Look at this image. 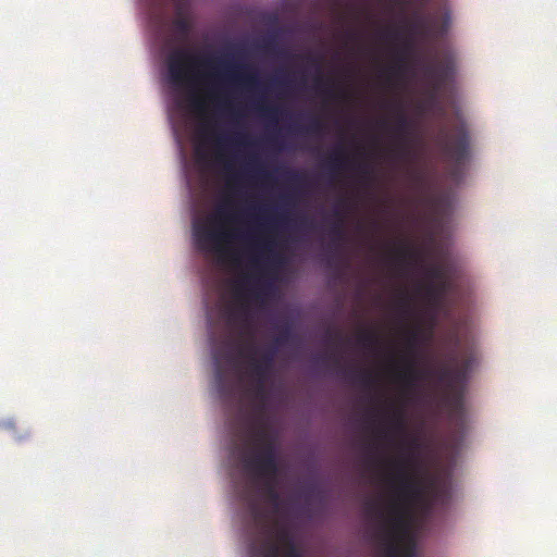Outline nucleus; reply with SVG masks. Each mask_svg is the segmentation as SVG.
Segmentation results:
<instances>
[{
    "mask_svg": "<svg viewBox=\"0 0 557 557\" xmlns=\"http://www.w3.org/2000/svg\"><path fill=\"white\" fill-rule=\"evenodd\" d=\"M419 447L420 441L417 436L399 443L400 454L389 462L392 472L387 479L388 498L384 507H369L379 521L377 539L383 557H414V544L410 542L403 547L401 542L409 530L411 507L424 493L422 483L414 472Z\"/></svg>",
    "mask_w": 557,
    "mask_h": 557,
    "instance_id": "1",
    "label": "nucleus"
},
{
    "mask_svg": "<svg viewBox=\"0 0 557 557\" xmlns=\"http://www.w3.org/2000/svg\"><path fill=\"white\" fill-rule=\"evenodd\" d=\"M231 202L224 201L219 205L212 215L205 222L194 225V237L199 250L211 252L218 256L221 261L234 260L230 250V244L234 240H243L252 244L256 250L267 252L273 251L271 242L259 240V233L268 231L275 225L288 224L289 219L285 212H280L273 216L267 214L265 208H260L261 215L258 219L257 227L242 232L239 228H227L225 224L237 221L236 215L230 210Z\"/></svg>",
    "mask_w": 557,
    "mask_h": 557,
    "instance_id": "2",
    "label": "nucleus"
},
{
    "mask_svg": "<svg viewBox=\"0 0 557 557\" xmlns=\"http://www.w3.org/2000/svg\"><path fill=\"white\" fill-rule=\"evenodd\" d=\"M240 460L245 472L260 485L267 502L275 509L281 503L277 490L280 472L274 438L264 428L251 424L245 432Z\"/></svg>",
    "mask_w": 557,
    "mask_h": 557,
    "instance_id": "3",
    "label": "nucleus"
},
{
    "mask_svg": "<svg viewBox=\"0 0 557 557\" xmlns=\"http://www.w3.org/2000/svg\"><path fill=\"white\" fill-rule=\"evenodd\" d=\"M234 52L223 58L202 59V64L214 70L215 86L221 89H251L258 85L257 74L249 64L239 62L243 55L240 44L230 47Z\"/></svg>",
    "mask_w": 557,
    "mask_h": 557,
    "instance_id": "4",
    "label": "nucleus"
},
{
    "mask_svg": "<svg viewBox=\"0 0 557 557\" xmlns=\"http://www.w3.org/2000/svg\"><path fill=\"white\" fill-rule=\"evenodd\" d=\"M437 145L449 162L450 180L459 184L465 175L466 164L470 158V135L465 123L460 122L450 131L442 129Z\"/></svg>",
    "mask_w": 557,
    "mask_h": 557,
    "instance_id": "5",
    "label": "nucleus"
},
{
    "mask_svg": "<svg viewBox=\"0 0 557 557\" xmlns=\"http://www.w3.org/2000/svg\"><path fill=\"white\" fill-rule=\"evenodd\" d=\"M433 324L426 332L421 324L410 329L406 335V362L400 371L397 372V380L406 388H412L420 380L422 372L418 368V359L421 346L432 337Z\"/></svg>",
    "mask_w": 557,
    "mask_h": 557,
    "instance_id": "6",
    "label": "nucleus"
},
{
    "mask_svg": "<svg viewBox=\"0 0 557 557\" xmlns=\"http://www.w3.org/2000/svg\"><path fill=\"white\" fill-rule=\"evenodd\" d=\"M395 112V124L392 128L393 134L397 138V146L394 150L395 156L401 160H408L413 157V124L407 116L400 102L392 106Z\"/></svg>",
    "mask_w": 557,
    "mask_h": 557,
    "instance_id": "7",
    "label": "nucleus"
},
{
    "mask_svg": "<svg viewBox=\"0 0 557 557\" xmlns=\"http://www.w3.org/2000/svg\"><path fill=\"white\" fill-rule=\"evenodd\" d=\"M423 73L431 88L430 97L436 99L454 78V60L448 55L442 60L434 59L424 66Z\"/></svg>",
    "mask_w": 557,
    "mask_h": 557,
    "instance_id": "8",
    "label": "nucleus"
},
{
    "mask_svg": "<svg viewBox=\"0 0 557 557\" xmlns=\"http://www.w3.org/2000/svg\"><path fill=\"white\" fill-rule=\"evenodd\" d=\"M199 61L187 49L173 50L166 60L170 81L175 86H189L193 82L191 67Z\"/></svg>",
    "mask_w": 557,
    "mask_h": 557,
    "instance_id": "9",
    "label": "nucleus"
},
{
    "mask_svg": "<svg viewBox=\"0 0 557 557\" xmlns=\"http://www.w3.org/2000/svg\"><path fill=\"white\" fill-rule=\"evenodd\" d=\"M472 357L468 356L459 364L453 366L449 398L450 417L456 422L463 423L465 408H463V394L462 385L465 384L468 372L471 368Z\"/></svg>",
    "mask_w": 557,
    "mask_h": 557,
    "instance_id": "10",
    "label": "nucleus"
},
{
    "mask_svg": "<svg viewBox=\"0 0 557 557\" xmlns=\"http://www.w3.org/2000/svg\"><path fill=\"white\" fill-rule=\"evenodd\" d=\"M257 557H302L292 534L284 528L275 533V540L268 536L257 548Z\"/></svg>",
    "mask_w": 557,
    "mask_h": 557,
    "instance_id": "11",
    "label": "nucleus"
},
{
    "mask_svg": "<svg viewBox=\"0 0 557 557\" xmlns=\"http://www.w3.org/2000/svg\"><path fill=\"white\" fill-rule=\"evenodd\" d=\"M257 352L258 348L253 342H249L238 349V355L248 359L249 374L253 381L256 395L261 396L272 368L259 361Z\"/></svg>",
    "mask_w": 557,
    "mask_h": 557,
    "instance_id": "12",
    "label": "nucleus"
},
{
    "mask_svg": "<svg viewBox=\"0 0 557 557\" xmlns=\"http://www.w3.org/2000/svg\"><path fill=\"white\" fill-rule=\"evenodd\" d=\"M199 135L202 139L207 140L209 137H213L218 147L219 157H222V152L226 147L233 145H248L246 141L247 135L243 133H236L234 136L228 134H215L210 131L207 123H203L199 128Z\"/></svg>",
    "mask_w": 557,
    "mask_h": 557,
    "instance_id": "13",
    "label": "nucleus"
},
{
    "mask_svg": "<svg viewBox=\"0 0 557 557\" xmlns=\"http://www.w3.org/2000/svg\"><path fill=\"white\" fill-rule=\"evenodd\" d=\"M450 289V280H442L441 282H430L424 287V295L431 306L437 307L447 292Z\"/></svg>",
    "mask_w": 557,
    "mask_h": 557,
    "instance_id": "14",
    "label": "nucleus"
},
{
    "mask_svg": "<svg viewBox=\"0 0 557 557\" xmlns=\"http://www.w3.org/2000/svg\"><path fill=\"white\" fill-rule=\"evenodd\" d=\"M449 16L446 14L445 21L440 29L436 27V22L432 17L420 16L412 25L411 29L424 35L440 36L444 34L448 26Z\"/></svg>",
    "mask_w": 557,
    "mask_h": 557,
    "instance_id": "15",
    "label": "nucleus"
},
{
    "mask_svg": "<svg viewBox=\"0 0 557 557\" xmlns=\"http://www.w3.org/2000/svg\"><path fill=\"white\" fill-rule=\"evenodd\" d=\"M335 82L329 78H323L321 75L315 77L314 88L326 99H345L347 94L344 89H336Z\"/></svg>",
    "mask_w": 557,
    "mask_h": 557,
    "instance_id": "16",
    "label": "nucleus"
},
{
    "mask_svg": "<svg viewBox=\"0 0 557 557\" xmlns=\"http://www.w3.org/2000/svg\"><path fill=\"white\" fill-rule=\"evenodd\" d=\"M418 259V251L413 249L410 245L406 243H400L397 246H395L394 260L398 264L417 262Z\"/></svg>",
    "mask_w": 557,
    "mask_h": 557,
    "instance_id": "17",
    "label": "nucleus"
},
{
    "mask_svg": "<svg viewBox=\"0 0 557 557\" xmlns=\"http://www.w3.org/2000/svg\"><path fill=\"white\" fill-rule=\"evenodd\" d=\"M255 109L258 114L268 121L269 123H277L278 117L282 114L281 107L273 103H268L264 101H259L255 104Z\"/></svg>",
    "mask_w": 557,
    "mask_h": 557,
    "instance_id": "18",
    "label": "nucleus"
},
{
    "mask_svg": "<svg viewBox=\"0 0 557 557\" xmlns=\"http://www.w3.org/2000/svg\"><path fill=\"white\" fill-rule=\"evenodd\" d=\"M349 163V159L346 156L345 149L343 146L336 147L330 154L329 160L326 162V168L331 172H336L338 170L347 168Z\"/></svg>",
    "mask_w": 557,
    "mask_h": 557,
    "instance_id": "19",
    "label": "nucleus"
},
{
    "mask_svg": "<svg viewBox=\"0 0 557 557\" xmlns=\"http://www.w3.org/2000/svg\"><path fill=\"white\" fill-rule=\"evenodd\" d=\"M449 267L444 263H434L425 269V274L431 280V282L449 280Z\"/></svg>",
    "mask_w": 557,
    "mask_h": 557,
    "instance_id": "20",
    "label": "nucleus"
},
{
    "mask_svg": "<svg viewBox=\"0 0 557 557\" xmlns=\"http://www.w3.org/2000/svg\"><path fill=\"white\" fill-rule=\"evenodd\" d=\"M420 371L422 372L421 374V377H424L426 375H430V374H433L437 377V380L445 384L446 387L450 391V383H451V374H453V366L450 364H444L442 367H440L438 369L434 370V371H424V370H421Z\"/></svg>",
    "mask_w": 557,
    "mask_h": 557,
    "instance_id": "21",
    "label": "nucleus"
},
{
    "mask_svg": "<svg viewBox=\"0 0 557 557\" xmlns=\"http://www.w3.org/2000/svg\"><path fill=\"white\" fill-rule=\"evenodd\" d=\"M293 131L300 133V134L320 136L324 133L325 125L321 120H319L317 117H312L310 120V122L308 123V125L295 126V127H293Z\"/></svg>",
    "mask_w": 557,
    "mask_h": 557,
    "instance_id": "22",
    "label": "nucleus"
},
{
    "mask_svg": "<svg viewBox=\"0 0 557 557\" xmlns=\"http://www.w3.org/2000/svg\"><path fill=\"white\" fill-rule=\"evenodd\" d=\"M389 422L393 430L399 434H407V421L405 411L401 408H395L391 416Z\"/></svg>",
    "mask_w": 557,
    "mask_h": 557,
    "instance_id": "23",
    "label": "nucleus"
},
{
    "mask_svg": "<svg viewBox=\"0 0 557 557\" xmlns=\"http://www.w3.org/2000/svg\"><path fill=\"white\" fill-rule=\"evenodd\" d=\"M334 215L337 218L330 228V234L333 237V243L338 244L345 239L346 233L344 228V219L338 210L334 211Z\"/></svg>",
    "mask_w": 557,
    "mask_h": 557,
    "instance_id": "24",
    "label": "nucleus"
},
{
    "mask_svg": "<svg viewBox=\"0 0 557 557\" xmlns=\"http://www.w3.org/2000/svg\"><path fill=\"white\" fill-rule=\"evenodd\" d=\"M352 382L360 383L364 387H370L374 384L375 377L372 372L368 370H354L348 372Z\"/></svg>",
    "mask_w": 557,
    "mask_h": 557,
    "instance_id": "25",
    "label": "nucleus"
},
{
    "mask_svg": "<svg viewBox=\"0 0 557 557\" xmlns=\"http://www.w3.org/2000/svg\"><path fill=\"white\" fill-rule=\"evenodd\" d=\"M215 385L221 396L226 397L232 394V386L227 382L226 375L220 366L215 370Z\"/></svg>",
    "mask_w": 557,
    "mask_h": 557,
    "instance_id": "26",
    "label": "nucleus"
},
{
    "mask_svg": "<svg viewBox=\"0 0 557 557\" xmlns=\"http://www.w3.org/2000/svg\"><path fill=\"white\" fill-rule=\"evenodd\" d=\"M172 27L177 35V39L184 40L188 37L190 32V24L184 16H178L173 20Z\"/></svg>",
    "mask_w": 557,
    "mask_h": 557,
    "instance_id": "27",
    "label": "nucleus"
},
{
    "mask_svg": "<svg viewBox=\"0 0 557 557\" xmlns=\"http://www.w3.org/2000/svg\"><path fill=\"white\" fill-rule=\"evenodd\" d=\"M357 342L363 348H373L377 345L379 338L376 334L371 330H361L358 333Z\"/></svg>",
    "mask_w": 557,
    "mask_h": 557,
    "instance_id": "28",
    "label": "nucleus"
},
{
    "mask_svg": "<svg viewBox=\"0 0 557 557\" xmlns=\"http://www.w3.org/2000/svg\"><path fill=\"white\" fill-rule=\"evenodd\" d=\"M257 47L267 52L285 54V51H277V35L276 34H271L268 37L263 38L260 42L257 44Z\"/></svg>",
    "mask_w": 557,
    "mask_h": 557,
    "instance_id": "29",
    "label": "nucleus"
},
{
    "mask_svg": "<svg viewBox=\"0 0 557 557\" xmlns=\"http://www.w3.org/2000/svg\"><path fill=\"white\" fill-rule=\"evenodd\" d=\"M294 338V332L290 324L286 323L281 326L280 334L274 339L275 346H283L290 343Z\"/></svg>",
    "mask_w": 557,
    "mask_h": 557,
    "instance_id": "30",
    "label": "nucleus"
},
{
    "mask_svg": "<svg viewBox=\"0 0 557 557\" xmlns=\"http://www.w3.org/2000/svg\"><path fill=\"white\" fill-rule=\"evenodd\" d=\"M397 308L400 313L405 317H409L412 313V299L407 292H401L398 300Z\"/></svg>",
    "mask_w": 557,
    "mask_h": 557,
    "instance_id": "31",
    "label": "nucleus"
},
{
    "mask_svg": "<svg viewBox=\"0 0 557 557\" xmlns=\"http://www.w3.org/2000/svg\"><path fill=\"white\" fill-rule=\"evenodd\" d=\"M276 351L277 346L273 344L262 350L258 360L273 369Z\"/></svg>",
    "mask_w": 557,
    "mask_h": 557,
    "instance_id": "32",
    "label": "nucleus"
},
{
    "mask_svg": "<svg viewBox=\"0 0 557 557\" xmlns=\"http://www.w3.org/2000/svg\"><path fill=\"white\" fill-rule=\"evenodd\" d=\"M274 292V286L272 283H263L259 285L257 290L251 292V296L260 302H263L264 297L270 296Z\"/></svg>",
    "mask_w": 557,
    "mask_h": 557,
    "instance_id": "33",
    "label": "nucleus"
},
{
    "mask_svg": "<svg viewBox=\"0 0 557 557\" xmlns=\"http://www.w3.org/2000/svg\"><path fill=\"white\" fill-rule=\"evenodd\" d=\"M284 176H285V178L288 182H290V183H293V184H295L297 186L302 185L304 182H305V175L299 173V172H297V171L285 170L284 171Z\"/></svg>",
    "mask_w": 557,
    "mask_h": 557,
    "instance_id": "34",
    "label": "nucleus"
},
{
    "mask_svg": "<svg viewBox=\"0 0 557 557\" xmlns=\"http://www.w3.org/2000/svg\"><path fill=\"white\" fill-rule=\"evenodd\" d=\"M358 170L361 174V178L364 183H369L372 181V169L368 163L360 164L358 166Z\"/></svg>",
    "mask_w": 557,
    "mask_h": 557,
    "instance_id": "35",
    "label": "nucleus"
},
{
    "mask_svg": "<svg viewBox=\"0 0 557 557\" xmlns=\"http://www.w3.org/2000/svg\"><path fill=\"white\" fill-rule=\"evenodd\" d=\"M246 281H243L240 282L236 288H235V294L238 298L240 299H247L249 294L247 293V290L245 289V285H246Z\"/></svg>",
    "mask_w": 557,
    "mask_h": 557,
    "instance_id": "36",
    "label": "nucleus"
},
{
    "mask_svg": "<svg viewBox=\"0 0 557 557\" xmlns=\"http://www.w3.org/2000/svg\"><path fill=\"white\" fill-rule=\"evenodd\" d=\"M298 226L300 228H307V230H311L313 228V222L307 218H302L299 223H298Z\"/></svg>",
    "mask_w": 557,
    "mask_h": 557,
    "instance_id": "37",
    "label": "nucleus"
},
{
    "mask_svg": "<svg viewBox=\"0 0 557 557\" xmlns=\"http://www.w3.org/2000/svg\"><path fill=\"white\" fill-rule=\"evenodd\" d=\"M190 106L196 111H201L203 108L202 102L199 99L194 98V97L190 99Z\"/></svg>",
    "mask_w": 557,
    "mask_h": 557,
    "instance_id": "38",
    "label": "nucleus"
},
{
    "mask_svg": "<svg viewBox=\"0 0 557 557\" xmlns=\"http://www.w3.org/2000/svg\"><path fill=\"white\" fill-rule=\"evenodd\" d=\"M273 83L277 86H287L289 84V81L286 79L285 76H276L274 79H273Z\"/></svg>",
    "mask_w": 557,
    "mask_h": 557,
    "instance_id": "39",
    "label": "nucleus"
},
{
    "mask_svg": "<svg viewBox=\"0 0 557 557\" xmlns=\"http://www.w3.org/2000/svg\"><path fill=\"white\" fill-rule=\"evenodd\" d=\"M434 208L440 211L441 207L446 202V198L443 196L436 197L434 200Z\"/></svg>",
    "mask_w": 557,
    "mask_h": 557,
    "instance_id": "40",
    "label": "nucleus"
},
{
    "mask_svg": "<svg viewBox=\"0 0 557 557\" xmlns=\"http://www.w3.org/2000/svg\"><path fill=\"white\" fill-rule=\"evenodd\" d=\"M250 506H251V511H252L255 518L256 519L260 518L261 511H260L258 504L256 502H251Z\"/></svg>",
    "mask_w": 557,
    "mask_h": 557,
    "instance_id": "41",
    "label": "nucleus"
},
{
    "mask_svg": "<svg viewBox=\"0 0 557 557\" xmlns=\"http://www.w3.org/2000/svg\"><path fill=\"white\" fill-rule=\"evenodd\" d=\"M405 61H406L405 52L398 53V55H397V64H396L398 70L403 69V65H404Z\"/></svg>",
    "mask_w": 557,
    "mask_h": 557,
    "instance_id": "42",
    "label": "nucleus"
},
{
    "mask_svg": "<svg viewBox=\"0 0 557 557\" xmlns=\"http://www.w3.org/2000/svg\"><path fill=\"white\" fill-rule=\"evenodd\" d=\"M329 337H330V339H332V341H337V339H341V338H342V333H341V332H332V331H329Z\"/></svg>",
    "mask_w": 557,
    "mask_h": 557,
    "instance_id": "43",
    "label": "nucleus"
},
{
    "mask_svg": "<svg viewBox=\"0 0 557 557\" xmlns=\"http://www.w3.org/2000/svg\"><path fill=\"white\" fill-rule=\"evenodd\" d=\"M282 202L286 206L294 203L292 195L288 194V195L282 196Z\"/></svg>",
    "mask_w": 557,
    "mask_h": 557,
    "instance_id": "44",
    "label": "nucleus"
},
{
    "mask_svg": "<svg viewBox=\"0 0 557 557\" xmlns=\"http://www.w3.org/2000/svg\"><path fill=\"white\" fill-rule=\"evenodd\" d=\"M330 359L333 361L335 366H338L341 363V357L338 355H331Z\"/></svg>",
    "mask_w": 557,
    "mask_h": 557,
    "instance_id": "45",
    "label": "nucleus"
},
{
    "mask_svg": "<svg viewBox=\"0 0 557 557\" xmlns=\"http://www.w3.org/2000/svg\"><path fill=\"white\" fill-rule=\"evenodd\" d=\"M258 174H259V176H261V177H263V178H268V177H270V174H269L268 172H265V171L261 170V169H260V170H258Z\"/></svg>",
    "mask_w": 557,
    "mask_h": 557,
    "instance_id": "46",
    "label": "nucleus"
},
{
    "mask_svg": "<svg viewBox=\"0 0 557 557\" xmlns=\"http://www.w3.org/2000/svg\"><path fill=\"white\" fill-rule=\"evenodd\" d=\"M308 59L315 65H320V62H321V59L320 58H313V57H308Z\"/></svg>",
    "mask_w": 557,
    "mask_h": 557,
    "instance_id": "47",
    "label": "nucleus"
},
{
    "mask_svg": "<svg viewBox=\"0 0 557 557\" xmlns=\"http://www.w3.org/2000/svg\"><path fill=\"white\" fill-rule=\"evenodd\" d=\"M218 104H219V107L223 106V107H226V108L231 109L230 103H227L226 101H222L221 98L218 99Z\"/></svg>",
    "mask_w": 557,
    "mask_h": 557,
    "instance_id": "48",
    "label": "nucleus"
},
{
    "mask_svg": "<svg viewBox=\"0 0 557 557\" xmlns=\"http://www.w3.org/2000/svg\"><path fill=\"white\" fill-rule=\"evenodd\" d=\"M268 141H269L270 144H273V145H274V144H276V143H277V138H276V137H274V136H269V137H268Z\"/></svg>",
    "mask_w": 557,
    "mask_h": 557,
    "instance_id": "49",
    "label": "nucleus"
},
{
    "mask_svg": "<svg viewBox=\"0 0 557 557\" xmlns=\"http://www.w3.org/2000/svg\"><path fill=\"white\" fill-rule=\"evenodd\" d=\"M347 37L349 39H355L356 38V33L349 30V32H347Z\"/></svg>",
    "mask_w": 557,
    "mask_h": 557,
    "instance_id": "50",
    "label": "nucleus"
},
{
    "mask_svg": "<svg viewBox=\"0 0 557 557\" xmlns=\"http://www.w3.org/2000/svg\"><path fill=\"white\" fill-rule=\"evenodd\" d=\"M257 163H258V159H257V158H255V157H252V158L250 159L249 166L255 165V164H257Z\"/></svg>",
    "mask_w": 557,
    "mask_h": 557,
    "instance_id": "51",
    "label": "nucleus"
},
{
    "mask_svg": "<svg viewBox=\"0 0 557 557\" xmlns=\"http://www.w3.org/2000/svg\"><path fill=\"white\" fill-rule=\"evenodd\" d=\"M230 112H231V113H232V115H234V116H238V115H239V112H238V111L230 110Z\"/></svg>",
    "mask_w": 557,
    "mask_h": 557,
    "instance_id": "52",
    "label": "nucleus"
},
{
    "mask_svg": "<svg viewBox=\"0 0 557 557\" xmlns=\"http://www.w3.org/2000/svg\"><path fill=\"white\" fill-rule=\"evenodd\" d=\"M414 178H416L417 181H421V175H420V174H414Z\"/></svg>",
    "mask_w": 557,
    "mask_h": 557,
    "instance_id": "53",
    "label": "nucleus"
},
{
    "mask_svg": "<svg viewBox=\"0 0 557 557\" xmlns=\"http://www.w3.org/2000/svg\"><path fill=\"white\" fill-rule=\"evenodd\" d=\"M440 494V491L438 490H435L434 491V497H437V495Z\"/></svg>",
    "mask_w": 557,
    "mask_h": 557,
    "instance_id": "54",
    "label": "nucleus"
},
{
    "mask_svg": "<svg viewBox=\"0 0 557 557\" xmlns=\"http://www.w3.org/2000/svg\"><path fill=\"white\" fill-rule=\"evenodd\" d=\"M450 361L456 362V356H451Z\"/></svg>",
    "mask_w": 557,
    "mask_h": 557,
    "instance_id": "55",
    "label": "nucleus"
},
{
    "mask_svg": "<svg viewBox=\"0 0 557 557\" xmlns=\"http://www.w3.org/2000/svg\"><path fill=\"white\" fill-rule=\"evenodd\" d=\"M341 203H342V205H346V203H347V200H346V199H343V200H341Z\"/></svg>",
    "mask_w": 557,
    "mask_h": 557,
    "instance_id": "56",
    "label": "nucleus"
},
{
    "mask_svg": "<svg viewBox=\"0 0 557 557\" xmlns=\"http://www.w3.org/2000/svg\"><path fill=\"white\" fill-rule=\"evenodd\" d=\"M253 263L258 264V259L257 258L253 259Z\"/></svg>",
    "mask_w": 557,
    "mask_h": 557,
    "instance_id": "57",
    "label": "nucleus"
}]
</instances>
